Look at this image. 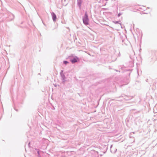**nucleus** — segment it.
<instances>
[{
	"label": "nucleus",
	"mask_w": 157,
	"mask_h": 157,
	"mask_svg": "<svg viewBox=\"0 0 157 157\" xmlns=\"http://www.w3.org/2000/svg\"><path fill=\"white\" fill-rule=\"evenodd\" d=\"M52 15L54 21H55L56 18V15L54 13H52Z\"/></svg>",
	"instance_id": "obj_2"
},
{
	"label": "nucleus",
	"mask_w": 157,
	"mask_h": 157,
	"mask_svg": "<svg viewBox=\"0 0 157 157\" xmlns=\"http://www.w3.org/2000/svg\"><path fill=\"white\" fill-rule=\"evenodd\" d=\"M83 23L86 25H88L89 24V20L86 13L85 14L84 17L83 18Z\"/></svg>",
	"instance_id": "obj_1"
},
{
	"label": "nucleus",
	"mask_w": 157,
	"mask_h": 157,
	"mask_svg": "<svg viewBox=\"0 0 157 157\" xmlns=\"http://www.w3.org/2000/svg\"><path fill=\"white\" fill-rule=\"evenodd\" d=\"M63 63L65 64H66L67 63H68V62H67V61H63Z\"/></svg>",
	"instance_id": "obj_4"
},
{
	"label": "nucleus",
	"mask_w": 157,
	"mask_h": 157,
	"mask_svg": "<svg viewBox=\"0 0 157 157\" xmlns=\"http://www.w3.org/2000/svg\"><path fill=\"white\" fill-rule=\"evenodd\" d=\"M71 61L72 63H75L77 62V59H74L71 60Z\"/></svg>",
	"instance_id": "obj_3"
}]
</instances>
